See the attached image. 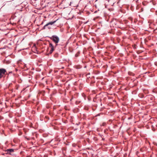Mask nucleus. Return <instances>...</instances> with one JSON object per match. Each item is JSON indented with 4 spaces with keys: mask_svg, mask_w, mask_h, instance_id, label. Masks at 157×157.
<instances>
[{
    "mask_svg": "<svg viewBox=\"0 0 157 157\" xmlns=\"http://www.w3.org/2000/svg\"><path fill=\"white\" fill-rule=\"evenodd\" d=\"M54 56L55 57H57L58 56V55L57 54H56Z\"/></svg>",
    "mask_w": 157,
    "mask_h": 157,
    "instance_id": "nucleus-7",
    "label": "nucleus"
},
{
    "mask_svg": "<svg viewBox=\"0 0 157 157\" xmlns=\"http://www.w3.org/2000/svg\"><path fill=\"white\" fill-rule=\"evenodd\" d=\"M51 39L56 44L58 43L59 40V37L56 35L53 36Z\"/></svg>",
    "mask_w": 157,
    "mask_h": 157,
    "instance_id": "nucleus-2",
    "label": "nucleus"
},
{
    "mask_svg": "<svg viewBox=\"0 0 157 157\" xmlns=\"http://www.w3.org/2000/svg\"><path fill=\"white\" fill-rule=\"evenodd\" d=\"M12 73V71L9 72V73Z\"/></svg>",
    "mask_w": 157,
    "mask_h": 157,
    "instance_id": "nucleus-9",
    "label": "nucleus"
},
{
    "mask_svg": "<svg viewBox=\"0 0 157 157\" xmlns=\"http://www.w3.org/2000/svg\"><path fill=\"white\" fill-rule=\"evenodd\" d=\"M102 140H104V138H102Z\"/></svg>",
    "mask_w": 157,
    "mask_h": 157,
    "instance_id": "nucleus-10",
    "label": "nucleus"
},
{
    "mask_svg": "<svg viewBox=\"0 0 157 157\" xmlns=\"http://www.w3.org/2000/svg\"><path fill=\"white\" fill-rule=\"evenodd\" d=\"M57 45V44H56L55 46L54 47L52 44L50 43H49V47L51 49L49 52V54H51L52 53V52L54 51Z\"/></svg>",
    "mask_w": 157,
    "mask_h": 157,
    "instance_id": "nucleus-4",
    "label": "nucleus"
},
{
    "mask_svg": "<svg viewBox=\"0 0 157 157\" xmlns=\"http://www.w3.org/2000/svg\"><path fill=\"white\" fill-rule=\"evenodd\" d=\"M78 54H76L75 55V56L76 57H78Z\"/></svg>",
    "mask_w": 157,
    "mask_h": 157,
    "instance_id": "nucleus-6",
    "label": "nucleus"
},
{
    "mask_svg": "<svg viewBox=\"0 0 157 157\" xmlns=\"http://www.w3.org/2000/svg\"><path fill=\"white\" fill-rule=\"evenodd\" d=\"M57 20H56V21H51V22H48V23H47V24L45 25L44 26V27H43V29H45L47 27H48V29L50 28L51 27L49 26V25H53L54 23H55L56 22V21Z\"/></svg>",
    "mask_w": 157,
    "mask_h": 157,
    "instance_id": "nucleus-3",
    "label": "nucleus"
},
{
    "mask_svg": "<svg viewBox=\"0 0 157 157\" xmlns=\"http://www.w3.org/2000/svg\"><path fill=\"white\" fill-rule=\"evenodd\" d=\"M14 149H9L6 150V152H7V153L9 154H11V153L13 152Z\"/></svg>",
    "mask_w": 157,
    "mask_h": 157,
    "instance_id": "nucleus-5",
    "label": "nucleus"
},
{
    "mask_svg": "<svg viewBox=\"0 0 157 157\" xmlns=\"http://www.w3.org/2000/svg\"><path fill=\"white\" fill-rule=\"evenodd\" d=\"M6 73V69L4 68H0V79L3 77Z\"/></svg>",
    "mask_w": 157,
    "mask_h": 157,
    "instance_id": "nucleus-1",
    "label": "nucleus"
},
{
    "mask_svg": "<svg viewBox=\"0 0 157 157\" xmlns=\"http://www.w3.org/2000/svg\"><path fill=\"white\" fill-rule=\"evenodd\" d=\"M105 124V123H103V125L104 126Z\"/></svg>",
    "mask_w": 157,
    "mask_h": 157,
    "instance_id": "nucleus-8",
    "label": "nucleus"
}]
</instances>
